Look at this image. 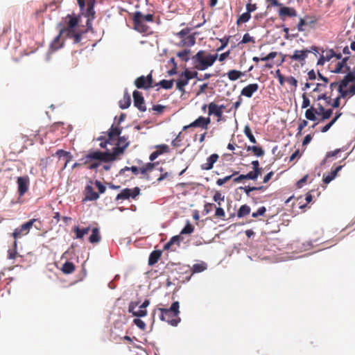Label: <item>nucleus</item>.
Returning a JSON list of instances; mask_svg holds the SVG:
<instances>
[{
	"mask_svg": "<svg viewBox=\"0 0 355 355\" xmlns=\"http://www.w3.org/2000/svg\"><path fill=\"white\" fill-rule=\"evenodd\" d=\"M115 155L116 153L110 152L93 150L83 156L80 162H82L83 164L87 165L88 169L92 170L97 168L101 162L114 161Z\"/></svg>",
	"mask_w": 355,
	"mask_h": 355,
	"instance_id": "1",
	"label": "nucleus"
},
{
	"mask_svg": "<svg viewBox=\"0 0 355 355\" xmlns=\"http://www.w3.org/2000/svg\"><path fill=\"white\" fill-rule=\"evenodd\" d=\"M140 173L147 180L151 181L156 179L157 182H160L168 177V173L164 172V168L159 166V162L146 164L140 168Z\"/></svg>",
	"mask_w": 355,
	"mask_h": 355,
	"instance_id": "2",
	"label": "nucleus"
},
{
	"mask_svg": "<svg viewBox=\"0 0 355 355\" xmlns=\"http://www.w3.org/2000/svg\"><path fill=\"white\" fill-rule=\"evenodd\" d=\"M66 26L60 28V34H66V37L72 39L74 44L80 42L83 31L77 32L76 26L79 22V17L71 15H67L66 18Z\"/></svg>",
	"mask_w": 355,
	"mask_h": 355,
	"instance_id": "3",
	"label": "nucleus"
},
{
	"mask_svg": "<svg viewBox=\"0 0 355 355\" xmlns=\"http://www.w3.org/2000/svg\"><path fill=\"white\" fill-rule=\"evenodd\" d=\"M217 58V54L212 55L205 51L200 50L192 56V64L195 69L203 71L212 66Z\"/></svg>",
	"mask_w": 355,
	"mask_h": 355,
	"instance_id": "4",
	"label": "nucleus"
},
{
	"mask_svg": "<svg viewBox=\"0 0 355 355\" xmlns=\"http://www.w3.org/2000/svg\"><path fill=\"white\" fill-rule=\"evenodd\" d=\"M179 308L180 303L178 301L174 302L168 309L158 308L157 310L160 312V320L168 322L171 326L176 327L181 320L179 317Z\"/></svg>",
	"mask_w": 355,
	"mask_h": 355,
	"instance_id": "5",
	"label": "nucleus"
},
{
	"mask_svg": "<svg viewBox=\"0 0 355 355\" xmlns=\"http://www.w3.org/2000/svg\"><path fill=\"white\" fill-rule=\"evenodd\" d=\"M138 89H148L155 87L153 85L152 71L146 76H141L136 78L134 82Z\"/></svg>",
	"mask_w": 355,
	"mask_h": 355,
	"instance_id": "6",
	"label": "nucleus"
},
{
	"mask_svg": "<svg viewBox=\"0 0 355 355\" xmlns=\"http://www.w3.org/2000/svg\"><path fill=\"white\" fill-rule=\"evenodd\" d=\"M323 111H324V107L318 103L316 104V107L310 106L306 110L305 117L307 120L315 121L318 119L317 116H320Z\"/></svg>",
	"mask_w": 355,
	"mask_h": 355,
	"instance_id": "7",
	"label": "nucleus"
},
{
	"mask_svg": "<svg viewBox=\"0 0 355 355\" xmlns=\"http://www.w3.org/2000/svg\"><path fill=\"white\" fill-rule=\"evenodd\" d=\"M140 193V189L137 187L131 189L129 188L123 189L116 197V200H128L130 198L135 199Z\"/></svg>",
	"mask_w": 355,
	"mask_h": 355,
	"instance_id": "8",
	"label": "nucleus"
},
{
	"mask_svg": "<svg viewBox=\"0 0 355 355\" xmlns=\"http://www.w3.org/2000/svg\"><path fill=\"white\" fill-rule=\"evenodd\" d=\"M133 24L134 28L136 31L139 33H146L149 27L144 23V20L141 19V12H135L133 15Z\"/></svg>",
	"mask_w": 355,
	"mask_h": 355,
	"instance_id": "9",
	"label": "nucleus"
},
{
	"mask_svg": "<svg viewBox=\"0 0 355 355\" xmlns=\"http://www.w3.org/2000/svg\"><path fill=\"white\" fill-rule=\"evenodd\" d=\"M129 141H128V138H126L124 136L119 137L118 141L116 144V146L113 148L112 152L110 153H116L114 155V160L116 159V157L122 155L125 150V149L128 146Z\"/></svg>",
	"mask_w": 355,
	"mask_h": 355,
	"instance_id": "10",
	"label": "nucleus"
},
{
	"mask_svg": "<svg viewBox=\"0 0 355 355\" xmlns=\"http://www.w3.org/2000/svg\"><path fill=\"white\" fill-rule=\"evenodd\" d=\"M225 108L224 105H218L214 102L210 103L208 105V114L214 115L218 118V121L222 120L223 114V110Z\"/></svg>",
	"mask_w": 355,
	"mask_h": 355,
	"instance_id": "11",
	"label": "nucleus"
},
{
	"mask_svg": "<svg viewBox=\"0 0 355 355\" xmlns=\"http://www.w3.org/2000/svg\"><path fill=\"white\" fill-rule=\"evenodd\" d=\"M93 184L94 182L90 181L86 185L84 191L85 198L83 200V202L96 200L99 198V194L94 191Z\"/></svg>",
	"mask_w": 355,
	"mask_h": 355,
	"instance_id": "12",
	"label": "nucleus"
},
{
	"mask_svg": "<svg viewBox=\"0 0 355 355\" xmlns=\"http://www.w3.org/2000/svg\"><path fill=\"white\" fill-rule=\"evenodd\" d=\"M33 223H23V225L20 227V228H17L15 230L13 233L12 234V236L15 238V241H14V247L16 249L17 248V241L16 239L20 238L21 236L26 235L28 233L30 229L32 227Z\"/></svg>",
	"mask_w": 355,
	"mask_h": 355,
	"instance_id": "13",
	"label": "nucleus"
},
{
	"mask_svg": "<svg viewBox=\"0 0 355 355\" xmlns=\"http://www.w3.org/2000/svg\"><path fill=\"white\" fill-rule=\"evenodd\" d=\"M132 97L135 107L141 112H145L146 110V107L145 105L144 98L141 92L135 90L132 93Z\"/></svg>",
	"mask_w": 355,
	"mask_h": 355,
	"instance_id": "14",
	"label": "nucleus"
},
{
	"mask_svg": "<svg viewBox=\"0 0 355 355\" xmlns=\"http://www.w3.org/2000/svg\"><path fill=\"white\" fill-rule=\"evenodd\" d=\"M211 123V119L209 117H204V116H199L197 119H196L194 121L188 125H185L184 127V130H186L189 128H196V127H200L203 129H207L208 125Z\"/></svg>",
	"mask_w": 355,
	"mask_h": 355,
	"instance_id": "15",
	"label": "nucleus"
},
{
	"mask_svg": "<svg viewBox=\"0 0 355 355\" xmlns=\"http://www.w3.org/2000/svg\"><path fill=\"white\" fill-rule=\"evenodd\" d=\"M278 15L282 20H285L286 17H294L297 16V11L294 8L287 6H279Z\"/></svg>",
	"mask_w": 355,
	"mask_h": 355,
	"instance_id": "16",
	"label": "nucleus"
},
{
	"mask_svg": "<svg viewBox=\"0 0 355 355\" xmlns=\"http://www.w3.org/2000/svg\"><path fill=\"white\" fill-rule=\"evenodd\" d=\"M29 178L27 175L17 178L18 192L19 196H24L28 190Z\"/></svg>",
	"mask_w": 355,
	"mask_h": 355,
	"instance_id": "17",
	"label": "nucleus"
},
{
	"mask_svg": "<svg viewBox=\"0 0 355 355\" xmlns=\"http://www.w3.org/2000/svg\"><path fill=\"white\" fill-rule=\"evenodd\" d=\"M184 240V237L182 235H176L173 236L168 242L164 245V249L171 251H175L176 247H179L181 241Z\"/></svg>",
	"mask_w": 355,
	"mask_h": 355,
	"instance_id": "18",
	"label": "nucleus"
},
{
	"mask_svg": "<svg viewBox=\"0 0 355 355\" xmlns=\"http://www.w3.org/2000/svg\"><path fill=\"white\" fill-rule=\"evenodd\" d=\"M311 51H308L306 49L304 50H295L293 55H289V58L292 60L303 62Z\"/></svg>",
	"mask_w": 355,
	"mask_h": 355,
	"instance_id": "19",
	"label": "nucleus"
},
{
	"mask_svg": "<svg viewBox=\"0 0 355 355\" xmlns=\"http://www.w3.org/2000/svg\"><path fill=\"white\" fill-rule=\"evenodd\" d=\"M259 87L257 83L250 84L243 87L241 92L242 96L248 98H251L253 94L258 91Z\"/></svg>",
	"mask_w": 355,
	"mask_h": 355,
	"instance_id": "20",
	"label": "nucleus"
},
{
	"mask_svg": "<svg viewBox=\"0 0 355 355\" xmlns=\"http://www.w3.org/2000/svg\"><path fill=\"white\" fill-rule=\"evenodd\" d=\"M349 57H345L341 62H338L335 69L333 71L335 73H345L350 71V67L347 65Z\"/></svg>",
	"mask_w": 355,
	"mask_h": 355,
	"instance_id": "21",
	"label": "nucleus"
},
{
	"mask_svg": "<svg viewBox=\"0 0 355 355\" xmlns=\"http://www.w3.org/2000/svg\"><path fill=\"white\" fill-rule=\"evenodd\" d=\"M218 155L214 153L211 155L207 159V162L201 165V169L209 171L211 170L213 168L214 164L218 161Z\"/></svg>",
	"mask_w": 355,
	"mask_h": 355,
	"instance_id": "22",
	"label": "nucleus"
},
{
	"mask_svg": "<svg viewBox=\"0 0 355 355\" xmlns=\"http://www.w3.org/2000/svg\"><path fill=\"white\" fill-rule=\"evenodd\" d=\"M350 83H355V71H348L339 83L338 87L345 88Z\"/></svg>",
	"mask_w": 355,
	"mask_h": 355,
	"instance_id": "23",
	"label": "nucleus"
},
{
	"mask_svg": "<svg viewBox=\"0 0 355 355\" xmlns=\"http://www.w3.org/2000/svg\"><path fill=\"white\" fill-rule=\"evenodd\" d=\"M94 4V0H87V9L85 16L88 17L87 23L90 20H93L95 17Z\"/></svg>",
	"mask_w": 355,
	"mask_h": 355,
	"instance_id": "24",
	"label": "nucleus"
},
{
	"mask_svg": "<svg viewBox=\"0 0 355 355\" xmlns=\"http://www.w3.org/2000/svg\"><path fill=\"white\" fill-rule=\"evenodd\" d=\"M92 234L89 237V241L90 243L95 244L98 243L101 240V235L100 234V230L97 227H92L90 229Z\"/></svg>",
	"mask_w": 355,
	"mask_h": 355,
	"instance_id": "25",
	"label": "nucleus"
},
{
	"mask_svg": "<svg viewBox=\"0 0 355 355\" xmlns=\"http://www.w3.org/2000/svg\"><path fill=\"white\" fill-rule=\"evenodd\" d=\"M61 37L67 38L66 34H60V31L59 34L54 38L50 45V47L53 51H56L63 46L64 41L61 40Z\"/></svg>",
	"mask_w": 355,
	"mask_h": 355,
	"instance_id": "26",
	"label": "nucleus"
},
{
	"mask_svg": "<svg viewBox=\"0 0 355 355\" xmlns=\"http://www.w3.org/2000/svg\"><path fill=\"white\" fill-rule=\"evenodd\" d=\"M176 89L181 92L182 94L185 92L184 87L188 85L189 80L187 77L182 75V72L180 74L179 78L175 81Z\"/></svg>",
	"mask_w": 355,
	"mask_h": 355,
	"instance_id": "27",
	"label": "nucleus"
},
{
	"mask_svg": "<svg viewBox=\"0 0 355 355\" xmlns=\"http://www.w3.org/2000/svg\"><path fill=\"white\" fill-rule=\"evenodd\" d=\"M343 166H338L335 168L329 174L323 175V182L324 184H327L330 183L338 175V173L342 169Z\"/></svg>",
	"mask_w": 355,
	"mask_h": 355,
	"instance_id": "28",
	"label": "nucleus"
},
{
	"mask_svg": "<svg viewBox=\"0 0 355 355\" xmlns=\"http://www.w3.org/2000/svg\"><path fill=\"white\" fill-rule=\"evenodd\" d=\"M136 306L137 304H135L134 303H130L128 307V311L130 313H132L134 316L137 317H144L146 315L147 311L145 309L139 308L138 311H135Z\"/></svg>",
	"mask_w": 355,
	"mask_h": 355,
	"instance_id": "29",
	"label": "nucleus"
},
{
	"mask_svg": "<svg viewBox=\"0 0 355 355\" xmlns=\"http://www.w3.org/2000/svg\"><path fill=\"white\" fill-rule=\"evenodd\" d=\"M121 129L120 128L114 126L112 125L108 132L109 141L114 140L116 139V137H119L121 134Z\"/></svg>",
	"mask_w": 355,
	"mask_h": 355,
	"instance_id": "30",
	"label": "nucleus"
},
{
	"mask_svg": "<svg viewBox=\"0 0 355 355\" xmlns=\"http://www.w3.org/2000/svg\"><path fill=\"white\" fill-rule=\"evenodd\" d=\"M89 227L80 228L78 226H75L73 228V232L76 233V239H82L85 234L89 233Z\"/></svg>",
	"mask_w": 355,
	"mask_h": 355,
	"instance_id": "31",
	"label": "nucleus"
},
{
	"mask_svg": "<svg viewBox=\"0 0 355 355\" xmlns=\"http://www.w3.org/2000/svg\"><path fill=\"white\" fill-rule=\"evenodd\" d=\"M162 252L160 250H154L153 251L149 256L148 258V265L153 266L155 264L159 258L161 257Z\"/></svg>",
	"mask_w": 355,
	"mask_h": 355,
	"instance_id": "32",
	"label": "nucleus"
},
{
	"mask_svg": "<svg viewBox=\"0 0 355 355\" xmlns=\"http://www.w3.org/2000/svg\"><path fill=\"white\" fill-rule=\"evenodd\" d=\"M181 45L186 46H192L196 44V37L195 34L189 35L187 37H184L181 40Z\"/></svg>",
	"mask_w": 355,
	"mask_h": 355,
	"instance_id": "33",
	"label": "nucleus"
},
{
	"mask_svg": "<svg viewBox=\"0 0 355 355\" xmlns=\"http://www.w3.org/2000/svg\"><path fill=\"white\" fill-rule=\"evenodd\" d=\"M131 104V98L128 92H125L123 98L119 101L120 108L124 110L128 108Z\"/></svg>",
	"mask_w": 355,
	"mask_h": 355,
	"instance_id": "34",
	"label": "nucleus"
},
{
	"mask_svg": "<svg viewBox=\"0 0 355 355\" xmlns=\"http://www.w3.org/2000/svg\"><path fill=\"white\" fill-rule=\"evenodd\" d=\"M247 151H252L257 157H261L264 155L263 149L260 146H248L246 147Z\"/></svg>",
	"mask_w": 355,
	"mask_h": 355,
	"instance_id": "35",
	"label": "nucleus"
},
{
	"mask_svg": "<svg viewBox=\"0 0 355 355\" xmlns=\"http://www.w3.org/2000/svg\"><path fill=\"white\" fill-rule=\"evenodd\" d=\"M332 114H333V110L331 109H327V110L324 109V111H323V112L320 116V118L319 119L318 122L314 123L312 125V128H314L318 124L319 122H322V121H324V120L329 119L331 117V116L332 115Z\"/></svg>",
	"mask_w": 355,
	"mask_h": 355,
	"instance_id": "36",
	"label": "nucleus"
},
{
	"mask_svg": "<svg viewBox=\"0 0 355 355\" xmlns=\"http://www.w3.org/2000/svg\"><path fill=\"white\" fill-rule=\"evenodd\" d=\"M227 75L230 80L235 81L243 76L244 73L240 71L232 69L229 71Z\"/></svg>",
	"mask_w": 355,
	"mask_h": 355,
	"instance_id": "37",
	"label": "nucleus"
},
{
	"mask_svg": "<svg viewBox=\"0 0 355 355\" xmlns=\"http://www.w3.org/2000/svg\"><path fill=\"white\" fill-rule=\"evenodd\" d=\"M61 270L64 274H71L75 270V266L72 262L66 261L62 265Z\"/></svg>",
	"mask_w": 355,
	"mask_h": 355,
	"instance_id": "38",
	"label": "nucleus"
},
{
	"mask_svg": "<svg viewBox=\"0 0 355 355\" xmlns=\"http://www.w3.org/2000/svg\"><path fill=\"white\" fill-rule=\"evenodd\" d=\"M207 266L205 262L195 263L191 268L192 272L193 273H198V272H203L204 270H205L207 269Z\"/></svg>",
	"mask_w": 355,
	"mask_h": 355,
	"instance_id": "39",
	"label": "nucleus"
},
{
	"mask_svg": "<svg viewBox=\"0 0 355 355\" xmlns=\"http://www.w3.org/2000/svg\"><path fill=\"white\" fill-rule=\"evenodd\" d=\"M174 80H162L159 83L155 84V86L159 85L165 89H169L173 87Z\"/></svg>",
	"mask_w": 355,
	"mask_h": 355,
	"instance_id": "40",
	"label": "nucleus"
},
{
	"mask_svg": "<svg viewBox=\"0 0 355 355\" xmlns=\"http://www.w3.org/2000/svg\"><path fill=\"white\" fill-rule=\"evenodd\" d=\"M291 249L294 250L295 251H299L302 252L304 250H306V248L304 243H301L300 241H293L291 244Z\"/></svg>",
	"mask_w": 355,
	"mask_h": 355,
	"instance_id": "41",
	"label": "nucleus"
},
{
	"mask_svg": "<svg viewBox=\"0 0 355 355\" xmlns=\"http://www.w3.org/2000/svg\"><path fill=\"white\" fill-rule=\"evenodd\" d=\"M191 53V50L184 49L182 51H180L177 53V56L181 59V60L187 62L190 59L189 54Z\"/></svg>",
	"mask_w": 355,
	"mask_h": 355,
	"instance_id": "42",
	"label": "nucleus"
},
{
	"mask_svg": "<svg viewBox=\"0 0 355 355\" xmlns=\"http://www.w3.org/2000/svg\"><path fill=\"white\" fill-rule=\"evenodd\" d=\"M250 207L246 205H243L239 208L238 213H237V216L239 218L243 217L245 216L248 215L250 214Z\"/></svg>",
	"mask_w": 355,
	"mask_h": 355,
	"instance_id": "43",
	"label": "nucleus"
},
{
	"mask_svg": "<svg viewBox=\"0 0 355 355\" xmlns=\"http://www.w3.org/2000/svg\"><path fill=\"white\" fill-rule=\"evenodd\" d=\"M243 132H244V134L245 135V136L249 139V140L252 143H253V144L257 143V140H256L254 136L253 135L250 128L248 125L245 126Z\"/></svg>",
	"mask_w": 355,
	"mask_h": 355,
	"instance_id": "44",
	"label": "nucleus"
},
{
	"mask_svg": "<svg viewBox=\"0 0 355 355\" xmlns=\"http://www.w3.org/2000/svg\"><path fill=\"white\" fill-rule=\"evenodd\" d=\"M156 151L159 153V155L168 153L170 152L169 146L166 144H159L155 146Z\"/></svg>",
	"mask_w": 355,
	"mask_h": 355,
	"instance_id": "45",
	"label": "nucleus"
},
{
	"mask_svg": "<svg viewBox=\"0 0 355 355\" xmlns=\"http://www.w3.org/2000/svg\"><path fill=\"white\" fill-rule=\"evenodd\" d=\"M239 173L238 171H234L232 175H227L225 176V178H220V179H218L216 180V184L218 186H222L225 183H226L227 182H228L229 180H230L232 179V178L236 175H237Z\"/></svg>",
	"mask_w": 355,
	"mask_h": 355,
	"instance_id": "46",
	"label": "nucleus"
},
{
	"mask_svg": "<svg viewBox=\"0 0 355 355\" xmlns=\"http://www.w3.org/2000/svg\"><path fill=\"white\" fill-rule=\"evenodd\" d=\"M250 14L248 12H245L239 16V17L237 19L236 24H240L245 23L250 20Z\"/></svg>",
	"mask_w": 355,
	"mask_h": 355,
	"instance_id": "47",
	"label": "nucleus"
},
{
	"mask_svg": "<svg viewBox=\"0 0 355 355\" xmlns=\"http://www.w3.org/2000/svg\"><path fill=\"white\" fill-rule=\"evenodd\" d=\"M193 226H192L191 223H187L186 226L180 232V235H182V237H184V234H190L193 232Z\"/></svg>",
	"mask_w": 355,
	"mask_h": 355,
	"instance_id": "48",
	"label": "nucleus"
},
{
	"mask_svg": "<svg viewBox=\"0 0 355 355\" xmlns=\"http://www.w3.org/2000/svg\"><path fill=\"white\" fill-rule=\"evenodd\" d=\"M182 75L186 76L187 79H188L189 80L194 78H196L197 79L198 78V73L197 71H189V69H185L184 71H182Z\"/></svg>",
	"mask_w": 355,
	"mask_h": 355,
	"instance_id": "49",
	"label": "nucleus"
},
{
	"mask_svg": "<svg viewBox=\"0 0 355 355\" xmlns=\"http://www.w3.org/2000/svg\"><path fill=\"white\" fill-rule=\"evenodd\" d=\"M322 99L324 100L327 104H329V105L331 104V95L328 96L326 93L322 94L320 95H318L317 96V98H314V101H319Z\"/></svg>",
	"mask_w": 355,
	"mask_h": 355,
	"instance_id": "50",
	"label": "nucleus"
},
{
	"mask_svg": "<svg viewBox=\"0 0 355 355\" xmlns=\"http://www.w3.org/2000/svg\"><path fill=\"white\" fill-rule=\"evenodd\" d=\"M308 25V21H306V17L300 18L299 22L297 25V28L298 31L303 32L304 31V26Z\"/></svg>",
	"mask_w": 355,
	"mask_h": 355,
	"instance_id": "51",
	"label": "nucleus"
},
{
	"mask_svg": "<svg viewBox=\"0 0 355 355\" xmlns=\"http://www.w3.org/2000/svg\"><path fill=\"white\" fill-rule=\"evenodd\" d=\"M191 31V29L190 28H185L182 29L180 32L177 33L176 35L178 37L183 39L184 37H187L188 34H189Z\"/></svg>",
	"mask_w": 355,
	"mask_h": 355,
	"instance_id": "52",
	"label": "nucleus"
},
{
	"mask_svg": "<svg viewBox=\"0 0 355 355\" xmlns=\"http://www.w3.org/2000/svg\"><path fill=\"white\" fill-rule=\"evenodd\" d=\"M224 196H223L219 191H216L213 197L214 200L220 206V202L224 201Z\"/></svg>",
	"mask_w": 355,
	"mask_h": 355,
	"instance_id": "53",
	"label": "nucleus"
},
{
	"mask_svg": "<svg viewBox=\"0 0 355 355\" xmlns=\"http://www.w3.org/2000/svg\"><path fill=\"white\" fill-rule=\"evenodd\" d=\"M248 42L255 43V40L253 37L250 35L249 33H245V34H244L241 43L247 44Z\"/></svg>",
	"mask_w": 355,
	"mask_h": 355,
	"instance_id": "54",
	"label": "nucleus"
},
{
	"mask_svg": "<svg viewBox=\"0 0 355 355\" xmlns=\"http://www.w3.org/2000/svg\"><path fill=\"white\" fill-rule=\"evenodd\" d=\"M134 324L138 327L140 329L144 331L146 329L145 322L139 318H135L133 320Z\"/></svg>",
	"mask_w": 355,
	"mask_h": 355,
	"instance_id": "55",
	"label": "nucleus"
},
{
	"mask_svg": "<svg viewBox=\"0 0 355 355\" xmlns=\"http://www.w3.org/2000/svg\"><path fill=\"white\" fill-rule=\"evenodd\" d=\"M286 83L292 86L294 89H295L297 87V80L293 76L286 77Z\"/></svg>",
	"mask_w": 355,
	"mask_h": 355,
	"instance_id": "56",
	"label": "nucleus"
},
{
	"mask_svg": "<svg viewBox=\"0 0 355 355\" xmlns=\"http://www.w3.org/2000/svg\"><path fill=\"white\" fill-rule=\"evenodd\" d=\"M303 101L302 104V108L304 109L310 106L311 102L309 98L307 97L306 94L304 93L302 96Z\"/></svg>",
	"mask_w": 355,
	"mask_h": 355,
	"instance_id": "57",
	"label": "nucleus"
},
{
	"mask_svg": "<svg viewBox=\"0 0 355 355\" xmlns=\"http://www.w3.org/2000/svg\"><path fill=\"white\" fill-rule=\"evenodd\" d=\"M338 91L339 92V96L338 97L340 98H345L347 96H349V92L345 89L344 87H338Z\"/></svg>",
	"mask_w": 355,
	"mask_h": 355,
	"instance_id": "58",
	"label": "nucleus"
},
{
	"mask_svg": "<svg viewBox=\"0 0 355 355\" xmlns=\"http://www.w3.org/2000/svg\"><path fill=\"white\" fill-rule=\"evenodd\" d=\"M94 184L96 185V188L98 190L99 193H103L105 190L106 187L104 186L99 180H96L94 182Z\"/></svg>",
	"mask_w": 355,
	"mask_h": 355,
	"instance_id": "59",
	"label": "nucleus"
},
{
	"mask_svg": "<svg viewBox=\"0 0 355 355\" xmlns=\"http://www.w3.org/2000/svg\"><path fill=\"white\" fill-rule=\"evenodd\" d=\"M277 52L272 51V52H270V53H268L266 56L261 57L260 58V60L262 61H268L269 60L274 59L277 56Z\"/></svg>",
	"mask_w": 355,
	"mask_h": 355,
	"instance_id": "60",
	"label": "nucleus"
},
{
	"mask_svg": "<svg viewBox=\"0 0 355 355\" xmlns=\"http://www.w3.org/2000/svg\"><path fill=\"white\" fill-rule=\"evenodd\" d=\"M340 152V149H336L334 151L328 152L326 155L325 159L323 161L324 162H326V160L330 157L336 156Z\"/></svg>",
	"mask_w": 355,
	"mask_h": 355,
	"instance_id": "61",
	"label": "nucleus"
},
{
	"mask_svg": "<svg viewBox=\"0 0 355 355\" xmlns=\"http://www.w3.org/2000/svg\"><path fill=\"white\" fill-rule=\"evenodd\" d=\"M225 215V211L222 208H220V207L216 208V212H215L216 216H217L221 219H224Z\"/></svg>",
	"mask_w": 355,
	"mask_h": 355,
	"instance_id": "62",
	"label": "nucleus"
},
{
	"mask_svg": "<svg viewBox=\"0 0 355 355\" xmlns=\"http://www.w3.org/2000/svg\"><path fill=\"white\" fill-rule=\"evenodd\" d=\"M266 208L265 207H261L258 209V210L256 212L252 213V216L254 218L257 217L258 216H261L266 212Z\"/></svg>",
	"mask_w": 355,
	"mask_h": 355,
	"instance_id": "63",
	"label": "nucleus"
},
{
	"mask_svg": "<svg viewBox=\"0 0 355 355\" xmlns=\"http://www.w3.org/2000/svg\"><path fill=\"white\" fill-rule=\"evenodd\" d=\"M334 55H336L335 51L333 49H329L328 51H326V54L324 56L327 61H329L332 58L334 57Z\"/></svg>",
	"mask_w": 355,
	"mask_h": 355,
	"instance_id": "64",
	"label": "nucleus"
}]
</instances>
